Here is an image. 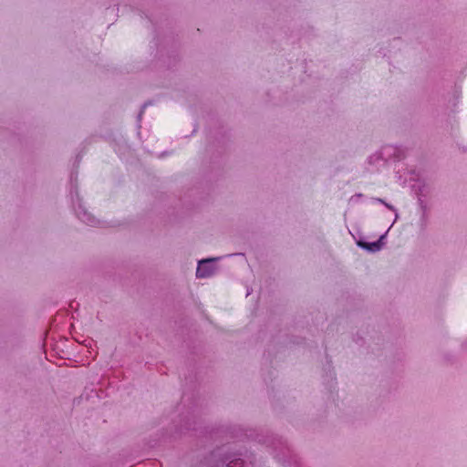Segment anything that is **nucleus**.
Masks as SVG:
<instances>
[{"mask_svg": "<svg viewBox=\"0 0 467 467\" xmlns=\"http://www.w3.org/2000/svg\"><path fill=\"white\" fill-rule=\"evenodd\" d=\"M251 463L243 451L221 446L203 454L192 467H250Z\"/></svg>", "mask_w": 467, "mask_h": 467, "instance_id": "nucleus-1", "label": "nucleus"}, {"mask_svg": "<svg viewBox=\"0 0 467 467\" xmlns=\"http://www.w3.org/2000/svg\"><path fill=\"white\" fill-rule=\"evenodd\" d=\"M245 436L252 441L270 448L274 457L278 462L283 463L289 462L294 456L288 441L269 431L251 429L246 431Z\"/></svg>", "mask_w": 467, "mask_h": 467, "instance_id": "nucleus-2", "label": "nucleus"}, {"mask_svg": "<svg viewBox=\"0 0 467 467\" xmlns=\"http://www.w3.org/2000/svg\"><path fill=\"white\" fill-rule=\"evenodd\" d=\"M202 421L195 415L186 416L180 420V424H174L173 431H171L170 436L176 438L187 431H198Z\"/></svg>", "mask_w": 467, "mask_h": 467, "instance_id": "nucleus-3", "label": "nucleus"}, {"mask_svg": "<svg viewBox=\"0 0 467 467\" xmlns=\"http://www.w3.org/2000/svg\"><path fill=\"white\" fill-rule=\"evenodd\" d=\"M222 257H208L203 258L198 262V265L196 268V277L197 278H208L214 275L218 271V266L216 265V262L219 261Z\"/></svg>", "mask_w": 467, "mask_h": 467, "instance_id": "nucleus-4", "label": "nucleus"}, {"mask_svg": "<svg viewBox=\"0 0 467 467\" xmlns=\"http://www.w3.org/2000/svg\"><path fill=\"white\" fill-rule=\"evenodd\" d=\"M352 237L358 247L369 253H376L384 247L388 235H379L376 241H368L365 235H352Z\"/></svg>", "mask_w": 467, "mask_h": 467, "instance_id": "nucleus-5", "label": "nucleus"}, {"mask_svg": "<svg viewBox=\"0 0 467 467\" xmlns=\"http://www.w3.org/2000/svg\"><path fill=\"white\" fill-rule=\"evenodd\" d=\"M251 291H252V290L247 289L246 296H248L251 294Z\"/></svg>", "mask_w": 467, "mask_h": 467, "instance_id": "nucleus-6", "label": "nucleus"}]
</instances>
